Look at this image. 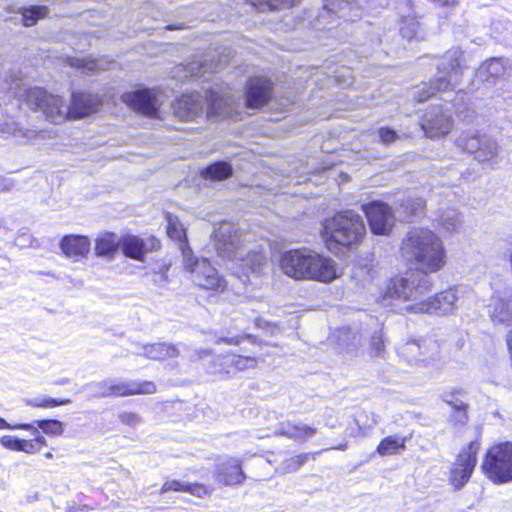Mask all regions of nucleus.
<instances>
[{
  "label": "nucleus",
  "mask_w": 512,
  "mask_h": 512,
  "mask_svg": "<svg viewBox=\"0 0 512 512\" xmlns=\"http://www.w3.org/2000/svg\"><path fill=\"white\" fill-rule=\"evenodd\" d=\"M399 255L409 270L425 276L443 270L448 263L443 240L422 227L413 228L406 234L401 241Z\"/></svg>",
  "instance_id": "f257e3e1"
},
{
  "label": "nucleus",
  "mask_w": 512,
  "mask_h": 512,
  "mask_svg": "<svg viewBox=\"0 0 512 512\" xmlns=\"http://www.w3.org/2000/svg\"><path fill=\"white\" fill-rule=\"evenodd\" d=\"M279 267L285 275L295 280L331 283L341 276L337 263L331 257L308 247L282 253Z\"/></svg>",
  "instance_id": "f03ea898"
},
{
  "label": "nucleus",
  "mask_w": 512,
  "mask_h": 512,
  "mask_svg": "<svg viewBox=\"0 0 512 512\" xmlns=\"http://www.w3.org/2000/svg\"><path fill=\"white\" fill-rule=\"evenodd\" d=\"M241 99L232 95H220L215 90L201 93L192 92L183 94L172 104L173 113L176 117L185 121H194L205 117L210 120L219 118H232L239 113Z\"/></svg>",
  "instance_id": "7ed1b4c3"
},
{
  "label": "nucleus",
  "mask_w": 512,
  "mask_h": 512,
  "mask_svg": "<svg viewBox=\"0 0 512 512\" xmlns=\"http://www.w3.org/2000/svg\"><path fill=\"white\" fill-rule=\"evenodd\" d=\"M8 93L26 103L33 111H40L46 120L53 124H61L69 119V104L59 95H53L39 87L27 88L20 81L9 84Z\"/></svg>",
  "instance_id": "20e7f679"
},
{
  "label": "nucleus",
  "mask_w": 512,
  "mask_h": 512,
  "mask_svg": "<svg viewBox=\"0 0 512 512\" xmlns=\"http://www.w3.org/2000/svg\"><path fill=\"white\" fill-rule=\"evenodd\" d=\"M464 54L458 49L449 50L438 64V77L434 82L417 87L413 96L418 102H423L436 92L446 91L455 87L462 76L464 69Z\"/></svg>",
  "instance_id": "39448f33"
},
{
  "label": "nucleus",
  "mask_w": 512,
  "mask_h": 512,
  "mask_svg": "<svg viewBox=\"0 0 512 512\" xmlns=\"http://www.w3.org/2000/svg\"><path fill=\"white\" fill-rule=\"evenodd\" d=\"M480 469L494 485L512 483V442L502 441L490 446L482 457Z\"/></svg>",
  "instance_id": "423d86ee"
},
{
  "label": "nucleus",
  "mask_w": 512,
  "mask_h": 512,
  "mask_svg": "<svg viewBox=\"0 0 512 512\" xmlns=\"http://www.w3.org/2000/svg\"><path fill=\"white\" fill-rule=\"evenodd\" d=\"M481 449L479 440H472L463 446L448 470V484L454 491H460L471 480L478 464V454Z\"/></svg>",
  "instance_id": "0eeeda50"
},
{
  "label": "nucleus",
  "mask_w": 512,
  "mask_h": 512,
  "mask_svg": "<svg viewBox=\"0 0 512 512\" xmlns=\"http://www.w3.org/2000/svg\"><path fill=\"white\" fill-rule=\"evenodd\" d=\"M365 226H323L321 236L325 247L334 255H343L360 244Z\"/></svg>",
  "instance_id": "6e6552de"
},
{
  "label": "nucleus",
  "mask_w": 512,
  "mask_h": 512,
  "mask_svg": "<svg viewBox=\"0 0 512 512\" xmlns=\"http://www.w3.org/2000/svg\"><path fill=\"white\" fill-rule=\"evenodd\" d=\"M184 268L193 273L194 282L200 288L212 294H222L226 291L227 282L207 258L198 259L190 255L184 262Z\"/></svg>",
  "instance_id": "1a4fd4ad"
},
{
  "label": "nucleus",
  "mask_w": 512,
  "mask_h": 512,
  "mask_svg": "<svg viewBox=\"0 0 512 512\" xmlns=\"http://www.w3.org/2000/svg\"><path fill=\"white\" fill-rule=\"evenodd\" d=\"M121 99L134 111L156 118L159 117V109L164 102V95L154 89H140L124 93Z\"/></svg>",
  "instance_id": "9d476101"
},
{
  "label": "nucleus",
  "mask_w": 512,
  "mask_h": 512,
  "mask_svg": "<svg viewBox=\"0 0 512 512\" xmlns=\"http://www.w3.org/2000/svg\"><path fill=\"white\" fill-rule=\"evenodd\" d=\"M458 296L456 289L449 287L435 293L433 296L416 302L410 310L416 313L435 314L438 316L452 313L456 308Z\"/></svg>",
  "instance_id": "9b49d317"
},
{
  "label": "nucleus",
  "mask_w": 512,
  "mask_h": 512,
  "mask_svg": "<svg viewBox=\"0 0 512 512\" xmlns=\"http://www.w3.org/2000/svg\"><path fill=\"white\" fill-rule=\"evenodd\" d=\"M457 145L479 162H488L497 155V143L487 135L465 134L458 138Z\"/></svg>",
  "instance_id": "f8f14e48"
},
{
  "label": "nucleus",
  "mask_w": 512,
  "mask_h": 512,
  "mask_svg": "<svg viewBox=\"0 0 512 512\" xmlns=\"http://www.w3.org/2000/svg\"><path fill=\"white\" fill-rule=\"evenodd\" d=\"M100 388L103 397H128L154 394L157 392L156 383L149 380L130 382H114L107 380L100 384Z\"/></svg>",
  "instance_id": "ddd939ff"
},
{
  "label": "nucleus",
  "mask_w": 512,
  "mask_h": 512,
  "mask_svg": "<svg viewBox=\"0 0 512 512\" xmlns=\"http://www.w3.org/2000/svg\"><path fill=\"white\" fill-rule=\"evenodd\" d=\"M451 111L447 107H433L421 119L420 126L429 138L444 136L452 129Z\"/></svg>",
  "instance_id": "4468645a"
},
{
  "label": "nucleus",
  "mask_w": 512,
  "mask_h": 512,
  "mask_svg": "<svg viewBox=\"0 0 512 512\" xmlns=\"http://www.w3.org/2000/svg\"><path fill=\"white\" fill-rule=\"evenodd\" d=\"M509 60L502 57L491 58L484 61L476 71V78L488 87L507 80L511 75Z\"/></svg>",
  "instance_id": "2eb2a0df"
},
{
  "label": "nucleus",
  "mask_w": 512,
  "mask_h": 512,
  "mask_svg": "<svg viewBox=\"0 0 512 512\" xmlns=\"http://www.w3.org/2000/svg\"><path fill=\"white\" fill-rule=\"evenodd\" d=\"M214 478L223 486H239L246 480V474L242 467V460L237 457H227L216 463Z\"/></svg>",
  "instance_id": "dca6fc26"
},
{
  "label": "nucleus",
  "mask_w": 512,
  "mask_h": 512,
  "mask_svg": "<svg viewBox=\"0 0 512 512\" xmlns=\"http://www.w3.org/2000/svg\"><path fill=\"white\" fill-rule=\"evenodd\" d=\"M272 82L266 77L249 80L245 91V105L255 109L264 106L271 98Z\"/></svg>",
  "instance_id": "f3484780"
},
{
  "label": "nucleus",
  "mask_w": 512,
  "mask_h": 512,
  "mask_svg": "<svg viewBox=\"0 0 512 512\" xmlns=\"http://www.w3.org/2000/svg\"><path fill=\"white\" fill-rule=\"evenodd\" d=\"M101 100L98 95L85 92H73L69 103L71 119L86 117L98 110Z\"/></svg>",
  "instance_id": "a211bd4d"
},
{
  "label": "nucleus",
  "mask_w": 512,
  "mask_h": 512,
  "mask_svg": "<svg viewBox=\"0 0 512 512\" xmlns=\"http://www.w3.org/2000/svg\"><path fill=\"white\" fill-rule=\"evenodd\" d=\"M171 491L184 492L197 498H204L211 495L212 488L199 482L183 483L177 479H169L162 484L159 489V494H165Z\"/></svg>",
  "instance_id": "6ab92c4d"
},
{
  "label": "nucleus",
  "mask_w": 512,
  "mask_h": 512,
  "mask_svg": "<svg viewBox=\"0 0 512 512\" xmlns=\"http://www.w3.org/2000/svg\"><path fill=\"white\" fill-rule=\"evenodd\" d=\"M384 300L409 301L413 299V288L407 278L396 275L386 284L382 294Z\"/></svg>",
  "instance_id": "aec40b11"
},
{
  "label": "nucleus",
  "mask_w": 512,
  "mask_h": 512,
  "mask_svg": "<svg viewBox=\"0 0 512 512\" xmlns=\"http://www.w3.org/2000/svg\"><path fill=\"white\" fill-rule=\"evenodd\" d=\"M65 256L75 260L86 257L90 252V240L82 235H66L60 242Z\"/></svg>",
  "instance_id": "412c9836"
},
{
  "label": "nucleus",
  "mask_w": 512,
  "mask_h": 512,
  "mask_svg": "<svg viewBox=\"0 0 512 512\" xmlns=\"http://www.w3.org/2000/svg\"><path fill=\"white\" fill-rule=\"evenodd\" d=\"M241 353L232 354V363L234 367V373L254 369L258 366V363L263 360L264 353L262 350H258V348H254L250 346L248 348L246 345L240 348Z\"/></svg>",
  "instance_id": "4be33fe9"
},
{
  "label": "nucleus",
  "mask_w": 512,
  "mask_h": 512,
  "mask_svg": "<svg viewBox=\"0 0 512 512\" xmlns=\"http://www.w3.org/2000/svg\"><path fill=\"white\" fill-rule=\"evenodd\" d=\"M412 435L409 436H397L388 435L381 439L378 443L375 452L382 457L396 455L405 451L407 448V442L411 439Z\"/></svg>",
  "instance_id": "5701e85b"
},
{
  "label": "nucleus",
  "mask_w": 512,
  "mask_h": 512,
  "mask_svg": "<svg viewBox=\"0 0 512 512\" xmlns=\"http://www.w3.org/2000/svg\"><path fill=\"white\" fill-rule=\"evenodd\" d=\"M119 247L127 258L137 261H143L148 251L144 240L135 235L123 236Z\"/></svg>",
  "instance_id": "b1692460"
},
{
  "label": "nucleus",
  "mask_w": 512,
  "mask_h": 512,
  "mask_svg": "<svg viewBox=\"0 0 512 512\" xmlns=\"http://www.w3.org/2000/svg\"><path fill=\"white\" fill-rule=\"evenodd\" d=\"M144 354L150 360L165 361L178 357L179 350L174 344L158 342L145 345Z\"/></svg>",
  "instance_id": "393cba45"
},
{
  "label": "nucleus",
  "mask_w": 512,
  "mask_h": 512,
  "mask_svg": "<svg viewBox=\"0 0 512 512\" xmlns=\"http://www.w3.org/2000/svg\"><path fill=\"white\" fill-rule=\"evenodd\" d=\"M362 211L367 217L368 224H389L391 208L382 201H373L362 205Z\"/></svg>",
  "instance_id": "a878e982"
},
{
  "label": "nucleus",
  "mask_w": 512,
  "mask_h": 512,
  "mask_svg": "<svg viewBox=\"0 0 512 512\" xmlns=\"http://www.w3.org/2000/svg\"><path fill=\"white\" fill-rule=\"evenodd\" d=\"M120 240L112 232H105L97 237L95 241V254L97 256L114 257L119 249Z\"/></svg>",
  "instance_id": "bb28decb"
},
{
  "label": "nucleus",
  "mask_w": 512,
  "mask_h": 512,
  "mask_svg": "<svg viewBox=\"0 0 512 512\" xmlns=\"http://www.w3.org/2000/svg\"><path fill=\"white\" fill-rule=\"evenodd\" d=\"M214 343L216 345H229V346H239L240 348L248 344L254 348H258V350H263V347L267 344L261 340H259L255 335L249 333H242L232 337L221 336L215 339Z\"/></svg>",
  "instance_id": "cd10ccee"
},
{
  "label": "nucleus",
  "mask_w": 512,
  "mask_h": 512,
  "mask_svg": "<svg viewBox=\"0 0 512 512\" xmlns=\"http://www.w3.org/2000/svg\"><path fill=\"white\" fill-rule=\"evenodd\" d=\"M316 433L317 429L315 427L292 423L283 426L279 431V435L294 441H306Z\"/></svg>",
  "instance_id": "c85d7f7f"
},
{
  "label": "nucleus",
  "mask_w": 512,
  "mask_h": 512,
  "mask_svg": "<svg viewBox=\"0 0 512 512\" xmlns=\"http://www.w3.org/2000/svg\"><path fill=\"white\" fill-rule=\"evenodd\" d=\"M490 319L495 324L512 325V300H498L490 312Z\"/></svg>",
  "instance_id": "c756f323"
},
{
  "label": "nucleus",
  "mask_w": 512,
  "mask_h": 512,
  "mask_svg": "<svg viewBox=\"0 0 512 512\" xmlns=\"http://www.w3.org/2000/svg\"><path fill=\"white\" fill-rule=\"evenodd\" d=\"M211 369L210 373L220 376L221 378H229L234 373V367L232 363L231 353H225L217 355L210 362Z\"/></svg>",
  "instance_id": "7c9ffc66"
},
{
  "label": "nucleus",
  "mask_w": 512,
  "mask_h": 512,
  "mask_svg": "<svg viewBox=\"0 0 512 512\" xmlns=\"http://www.w3.org/2000/svg\"><path fill=\"white\" fill-rule=\"evenodd\" d=\"M166 229L168 236L178 242V246L181 249L184 261L188 256L193 255L192 250L188 245L186 230L184 229V226H166Z\"/></svg>",
  "instance_id": "2f4dec72"
},
{
  "label": "nucleus",
  "mask_w": 512,
  "mask_h": 512,
  "mask_svg": "<svg viewBox=\"0 0 512 512\" xmlns=\"http://www.w3.org/2000/svg\"><path fill=\"white\" fill-rule=\"evenodd\" d=\"M232 174V167L226 162H216L202 171V176L211 180H223Z\"/></svg>",
  "instance_id": "473e14b6"
},
{
  "label": "nucleus",
  "mask_w": 512,
  "mask_h": 512,
  "mask_svg": "<svg viewBox=\"0 0 512 512\" xmlns=\"http://www.w3.org/2000/svg\"><path fill=\"white\" fill-rule=\"evenodd\" d=\"M320 452L314 453H300L287 457L282 462V468L285 473L296 472L302 467L309 459H315Z\"/></svg>",
  "instance_id": "72a5a7b5"
},
{
  "label": "nucleus",
  "mask_w": 512,
  "mask_h": 512,
  "mask_svg": "<svg viewBox=\"0 0 512 512\" xmlns=\"http://www.w3.org/2000/svg\"><path fill=\"white\" fill-rule=\"evenodd\" d=\"M469 408V404H459V406L451 408L449 424L455 428L466 426L470 420Z\"/></svg>",
  "instance_id": "f704fd0d"
},
{
  "label": "nucleus",
  "mask_w": 512,
  "mask_h": 512,
  "mask_svg": "<svg viewBox=\"0 0 512 512\" xmlns=\"http://www.w3.org/2000/svg\"><path fill=\"white\" fill-rule=\"evenodd\" d=\"M71 402L68 398L37 397L26 400V405L31 408L51 409Z\"/></svg>",
  "instance_id": "c9c22d12"
},
{
  "label": "nucleus",
  "mask_w": 512,
  "mask_h": 512,
  "mask_svg": "<svg viewBox=\"0 0 512 512\" xmlns=\"http://www.w3.org/2000/svg\"><path fill=\"white\" fill-rule=\"evenodd\" d=\"M402 25L400 27V34L403 38L411 41L416 39L419 34L420 24L417 19L412 15L401 17Z\"/></svg>",
  "instance_id": "e433bc0d"
},
{
  "label": "nucleus",
  "mask_w": 512,
  "mask_h": 512,
  "mask_svg": "<svg viewBox=\"0 0 512 512\" xmlns=\"http://www.w3.org/2000/svg\"><path fill=\"white\" fill-rule=\"evenodd\" d=\"M33 434L35 435L33 439L21 440L20 452L26 454H35L40 452L45 446H47V441L45 437L41 435L38 430L36 433Z\"/></svg>",
  "instance_id": "4c0bfd02"
},
{
  "label": "nucleus",
  "mask_w": 512,
  "mask_h": 512,
  "mask_svg": "<svg viewBox=\"0 0 512 512\" xmlns=\"http://www.w3.org/2000/svg\"><path fill=\"white\" fill-rule=\"evenodd\" d=\"M35 428L40 429L49 436H61L64 432L63 424L56 419H40L35 421Z\"/></svg>",
  "instance_id": "58836bf2"
},
{
  "label": "nucleus",
  "mask_w": 512,
  "mask_h": 512,
  "mask_svg": "<svg viewBox=\"0 0 512 512\" xmlns=\"http://www.w3.org/2000/svg\"><path fill=\"white\" fill-rule=\"evenodd\" d=\"M48 14V8L46 6H32L25 8L22 12V22L25 26L30 27L36 24V22L46 17Z\"/></svg>",
  "instance_id": "ea45409f"
},
{
  "label": "nucleus",
  "mask_w": 512,
  "mask_h": 512,
  "mask_svg": "<svg viewBox=\"0 0 512 512\" xmlns=\"http://www.w3.org/2000/svg\"><path fill=\"white\" fill-rule=\"evenodd\" d=\"M385 337L381 331L375 332L369 339L368 354L371 358H380L385 354Z\"/></svg>",
  "instance_id": "a19ab883"
},
{
  "label": "nucleus",
  "mask_w": 512,
  "mask_h": 512,
  "mask_svg": "<svg viewBox=\"0 0 512 512\" xmlns=\"http://www.w3.org/2000/svg\"><path fill=\"white\" fill-rule=\"evenodd\" d=\"M265 264V255L258 251L249 252L243 259V267L249 269L251 272H260Z\"/></svg>",
  "instance_id": "79ce46f5"
},
{
  "label": "nucleus",
  "mask_w": 512,
  "mask_h": 512,
  "mask_svg": "<svg viewBox=\"0 0 512 512\" xmlns=\"http://www.w3.org/2000/svg\"><path fill=\"white\" fill-rule=\"evenodd\" d=\"M467 395V390L462 387H454L446 391L443 395V402L450 408L459 406V404H469L462 400Z\"/></svg>",
  "instance_id": "37998d69"
},
{
  "label": "nucleus",
  "mask_w": 512,
  "mask_h": 512,
  "mask_svg": "<svg viewBox=\"0 0 512 512\" xmlns=\"http://www.w3.org/2000/svg\"><path fill=\"white\" fill-rule=\"evenodd\" d=\"M71 65L86 73L105 69L103 61L99 59H73Z\"/></svg>",
  "instance_id": "c03bdc74"
},
{
  "label": "nucleus",
  "mask_w": 512,
  "mask_h": 512,
  "mask_svg": "<svg viewBox=\"0 0 512 512\" xmlns=\"http://www.w3.org/2000/svg\"><path fill=\"white\" fill-rule=\"evenodd\" d=\"M333 224H363L361 216L354 210L347 209L338 212L333 218Z\"/></svg>",
  "instance_id": "a18cd8bd"
},
{
  "label": "nucleus",
  "mask_w": 512,
  "mask_h": 512,
  "mask_svg": "<svg viewBox=\"0 0 512 512\" xmlns=\"http://www.w3.org/2000/svg\"><path fill=\"white\" fill-rule=\"evenodd\" d=\"M349 5V1L347 0H324V9L330 13H338L341 11L342 14L339 16L341 18H346L344 9Z\"/></svg>",
  "instance_id": "49530a36"
},
{
  "label": "nucleus",
  "mask_w": 512,
  "mask_h": 512,
  "mask_svg": "<svg viewBox=\"0 0 512 512\" xmlns=\"http://www.w3.org/2000/svg\"><path fill=\"white\" fill-rule=\"evenodd\" d=\"M21 440L14 435H3L0 437V445L8 450L20 452Z\"/></svg>",
  "instance_id": "de8ad7c7"
},
{
  "label": "nucleus",
  "mask_w": 512,
  "mask_h": 512,
  "mask_svg": "<svg viewBox=\"0 0 512 512\" xmlns=\"http://www.w3.org/2000/svg\"><path fill=\"white\" fill-rule=\"evenodd\" d=\"M0 429L24 430V431H29L31 433L37 432V429L31 423H18V424L11 425L2 417H0Z\"/></svg>",
  "instance_id": "09e8293b"
},
{
  "label": "nucleus",
  "mask_w": 512,
  "mask_h": 512,
  "mask_svg": "<svg viewBox=\"0 0 512 512\" xmlns=\"http://www.w3.org/2000/svg\"><path fill=\"white\" fill-rule=\"evenodd\" d=\"M119 419L122 424L130 427L136 426L141 421L140 416L134 412H123L119 415Z\"/></svg>",
  "instance_id": "8fccbe9b"
},
{
  "label": "nucleus",
  "mask_w": 512,
  "mask_h": 512,
  "mask_svg": "<svg viewBox=\"0 0 512 512\" xmlns=\"http://www.w3.org/2000/svg\"><path fill=\"white\" fill-rule=\"evenodd\" d=\"M379 137L384 144H391L398 138L397 133L389 128H381L379 130Z\"/></svg>",
  "instance_id": "3c124183"
},
{
  "label": "nucleus",
  "mask_w": 512,
  "mask_h": 512,
  "mask_svg": "<svg viewBox=\"0 0 512 512\" xmlns=\"http://www.w3.org/2000/svg\"><path fill=\"white\" fill-rule=\"evenodd\" d=\"M188 71L194 77H203L205 73V71L203 70V66L199 65L196 62L190 63L188 65Z\"/></svg>",
  "instance_id": "603ef678"
},
{
  "label": "nucleus",
  "mask_w": 512,
  "mask_h": 512,
  "mask_svg": "<svg viewBox=\"0 0 512 512\" xmlns=\"http://www.w3.org/2000/svg\"><path fill=\"white\" fill-rule=\"evenodd\" d=\"M374 235H388L391 233L393 226H370Z\"/></svg>",
  "instance_id": "864d4df0"
},
{
  "label": "nucleus",
  "mask_w": 512,
  "mask_h": 512,
  "mask_svg": "<svg viewBox=\"0 0 512 512\" xmlns=\"http://www.w3.org/2000/svg\"><path fill=\"white\" fill-rule=\"evenodd\" d=\"M213 354V350L211 349H198L194 353L193 361H201Z\"/></svg>",
  "instance_id": "5fc2aeb1"
},
{
  "label": "nucleus",
  "mask_w": 512,
  "mask_h": 512,
  "mask_svg": "<svg viewBox=\"0 0 512 512\" xmlns=\"http://www.w3.org/2000/svg\"><path fill=\"white\" fill-rule=\"evenodd\" d=\"M13 187V182L5 177L0 176V192L8 191Z\"/></svg>",
  "instance_id": "6e6d98bb"
},
{
  "label": "nucleus",
  "mask_w": 512,
  "mask_h": 512,
  "mask_svg": "<svg viewBox=\"0 0 512 512\" xmlns=\"http://www.w3.org/2000/svg\"><path fill=\"white\" fill-rule=\"evenodd\" d=\"M417 287L422 288L423 291H429L433 287V283L429 279H424L417 284Z\"/></svg>",
  "instance_id": "4d7b16f0"
},
{
  "label": "nucleus",
  "mask_w": 512,
  "mask_h": 512,
  "mask_svg": "<svg viewBox=\"0 0 512 512\" xmlns=\"http://www.w3.org/2000/svg\"><path fill=\"white\" fill-rule=\"evenodd\" d=\"M438 6H453L456 4V0H430Z\"/></svg>",
  "instance_id": "13d9d810"
},
{
  "label": "nucleus",
  "mask_w": 512,
  "mask_h": 512,
  "mask_svg": "<svg viewBox=\"0 0 512 512\" xmlns=\"http://www.w3.org/2000/svg\"><path fill=\"white\" fill-rule=\"evenodd\" d=\"M270 7L275 8L278 4L288 3L289 0H263Z\"/></svg>",
  "instance_id": "bf43d9fd"
},
{
  "label": "nucleus",
  "mask_w": 512,
  "mask_h": 512,
  "mask_svg": "<svg viewBox=\"0 0 512 512\" xmlns=\"http://www.w3.org/2000/svg\"><path fill=\"white\" fill-rule=\"evenodd\" d=\"M167 220H168V224H169V225L176 224L175 220H174V219H172V217H171V216H168V219H167Z\"/></svg>",
  "instance_id": "052dcab7"
},
{
  "label": "nucleus",
  "mask_w": 512,
  "mask_h": 512,
  "mask_svg": "<svg viewBox=\"0 0 512 512\" xmlns=\"http://www.w3.org/2000/svg\"><path fill=\"white\" fill-rule=\"evenodd\" d=\"M15 131H16V128L15 127H9L7 133H12L13 135L15 134Z\"/></svg>",
  "instance_id": "680f3d73"
},
{
  "label": "nucleus",
  "mask_w": 512,
  "mask_h": 512,
  "mask_svg": "<svg viewBox=\"0 0 512 512\" xmlns=\"http://www.w3.org/2000/svg\"><path fill=\"white\" fill-rule=\"evenodd\" d=\"M44 456L47 458V459H51L53 458V454L51 452H47L44 454Z\"/></svg>",
  "instance_id": "e2e57ef3"
},
{
  "label": "nucleus",
  "mask_w": 512,
  "mask_h": 512,
  "mask_svg": "<svg viewBox=\"0 0 512 512\" xmlns=\"http://www.w3.org/2000/svg\"><path fill=\"white\" fill-rule=\"evenodd\" d=\"M159 247H160L159 242L153 243V245H152V248H159Z\"/></svg>",
  "instance_id": "0e129e2a"
},
{
  "label": "nucleus",
  "mask_w": 512,
  "mask_h": 512,
  "mask_svg": "<svg viewBox=\"0 0 512 512\" xmlns=\"http://www.w3.org/2000/svg\"><path fill=\"white\" fill-rule=\"evenodd\" d=\"M345 447H346L345 445H341V446H338L337 449L344 450Z\"/></svg>",
  "instance_id": "69168bd1"
}]
</instances>
